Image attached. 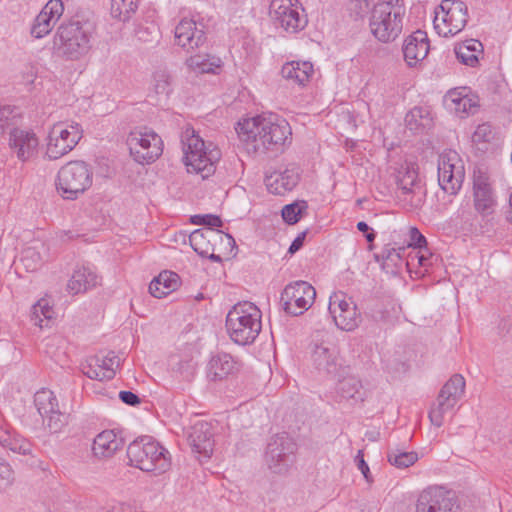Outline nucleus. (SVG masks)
<instances>
[{
    "instance_id": "1",
    "label": "nucleus",
    "mask_w": 512,
    "mask_h": 512,
    "mask_svg": "<svg viewBox=\"0 0 512 512\" xmlns=\"http://www.w3.org/2000/svg\"><path fill=\"white\" fill-rule=\"evenodd\" d=\"M93 26L89 21L72 18L63 22L53 38L57 55L68 60H78L91 48Z\"/></svg>"
},
{
    "instance_id": "2",
    "label": "nucleus",
    "mask_w": 512,
    "mask_h": 512,
    "mask_svg": "<svg viewBox=\"0 0 512 512\" xmlns=\"http://www.w3.org/2000/svg\"><path fill=\"white\" fill-rule=\"evenodd\" d=\"M405 13L403 0H380L370 13L371 34L381 43L394 42L402 33Z\"/></svg>"
},
{
    "instance_id": "3",
    "label": "nucleus",
    "mask_w": 512,
    "mask_h": 512,
    "mask_svg": "<svg viewBox=\"0 0 512 512\" xmlns=\"http://www.w3.org/2000/svg\"><path fill=\"white\" fill-rule=\"evenodd\" d=\"M182 144L188 173L198 174L202 179L215 173L221 152L213 143H206L196 130H186V134L182 135Z\"/></svg>"
},
{
    "instance_id": "4",
    "label": "nucleus",
    "mask_w": 512,
    "mask_h": 512,
    "mask_svg": "<svg viewBox=\"0 0 512 512\" xmlns=\"http://www.w3.org/2000/svg\"><path fill=\"white\" fill-rule=\"evenodd\" d=\"M261 310L252 302L235 304L226 316V329L233 342L239 345L252 344L262 329Z\"/></svg>"
},
{
    "instance_id": "5",
    "label": "nucleus",
    "mask_w": 512,
    "mask_h": 512,
    "mask_svg": "<svg viewBox=\"0 0 512 512\" xmlns=\"http://www.w3.org/2000/svg\"><path fill=\"white\" fill-rule=\"evenodd\" d=\"M130 465L154 474H162L171 466L169 451L150 436L132 441L127 447Z\"/></svg>"
},
{
    "instance_id": "6",
    "label": "nucleus",
    "mask_w": 512,
    "mask_h": 512,
    "mask_svg": "<svg viewBox=\"0 0 512 512\" xmlns=\"http://www.w3.org/2000/svg\"><path fill=\"white\" fill-rule=\"evenodd\" d=\"M91 185L92 171L84 161H70L58 172L56 188L64 199H77Z\"/></svg>"
},
{
    "instance_id": "7",
    "label": "nucleus",
    "mask_w": 512,
    "mask_h": 512,
    "mask_svg": "<svg viewBox=\"0 0 512 512\" xmlns=\"http://www.w3.org/2000/svg\"><path fill=\"white\" fill-rule=\"evenodd\" d=\"M297 444L287 433L271 437L265 452V462L273 473H286L295 462Z\"/></svg>"
},
{
    "instance_id": "8",
    "label": "nucleus",
    "mask_w": 512,
    "mask_h": 512,
    "mask_svg": "<svg viewBox=\"0 0 512 512\" xmlns=\"http://www.w3.org/2000/svg\"><path fill=\"white\" fill-rule=\"evenodd\" d=\"M126 143L130 155L141 164L154 162L163 152L162 138L154 130H131Z\"/></svg>"
},
{
    "instance_id": "9",
    "label": "nucleus",
    "mask_w": 512,
    "mask_h": 512,
    "mask_svg": "<svg viewBox=\"0 0 512 512\" xmlns=\"http://www.w3.org/2000/svg\"><path fill=\"white\" fill-rule=\"evenodd\" d=\"M459 501L453 490L431 485L423 489L416 501V512H458Z\"/></svg>"
},
{
    "instance_id": "10",
    "label": "nucleus",
    "mask_w": 512,
    "mask_h": 512,
    "mask_svg": "<svg viewBox=\"0 0 512 512\" xmlns=\"http://www.w3.org/2000/svg\"><path fill=\"white\" fill-rule=\"evenodd\" d=\"M441 9L442 24L438 22V12L433 21L434 29L443 37L454 36L461 32L468 22V7L461 0H443L439 6Z\"/></svg>"
},
{
    "instance_id": "11",
    "label": "nucleus",
    "mask_w": 512,
    "mask_h": 512,
    "mask_svg": "<svg viewBox=\"0 0 512 512\" xmlns=\"http://www.w3.org/2000/svg\"><path fill=\"white\" fill-rule=\"evenodd\" d=\"M315 296L316 291L311 284L306 281H296L284 288L280 302L287 314L299 316L311 307Z\"/></svg>"
},
{
    "instance_id": "12",
    "label": "nucleus",
    "mask_w": 512,
    "mask_h": 512,
    "mask_svg": "<svg viewBox=\"0 0 512 512\" xmlns=\"http://www.w3.org/2000/svg\"><path fill=\"white\" fill-rule=\"evenodd\" d=\"M464 167L456 151L442 153L438 160V183L442 190L456 194L464 180Z\"/></svg>"
},
{
    "instance_id": "13",
    "label": "nucleus",
    "mask_w": 512,
    "mask_h": 512,
    "mask_svg": "<svg viewBox=\"0 0 512 512\" xmlns=\"http://www.w3.org/2000/svg\"><path fill=\"white\" fill-rule=\"evenodd\" d=\"M328 309L336 326L343 331H353L361 322L356 304L342 292L330 296Z\"/></svg>"
},
{
    "instance_id": "14",
    "label": "nucleus",
    "mask_w": 512,
    "mask_h": 512,
    "mask_svg": "<svg viewBox=\"0 0 512 512\" xmlns=\"http://www.w3.org/2000/svg\"><path fill=\"white\" fill-rule=\"evenodd\" d=\"M473 205L481 216H489L497 207V196L488 173L477 168L473 172Z\"/></svg>"
},
{
    "instance_id": "15",
    "label": "nucleus",
    "mask_w": 512,
    "mask_h": 512,
    "mask_svg": "<svg viewBox=\"0 0 512 512\" xmlns=\"http://www.w3.org/2000/svg\"><path fill=\"white\" fill-rule=\"evenodd\" d=\"M297 0H272L270 14L275 23L289 33L305 28L307 18L300 14Z\"/></svg>"
},
{
    "instance_id": "16",
    "label": "nucleus",
    "mask_w": 512,
    "mask_h": 512,
    "mask_svg": "<svg viewBox=\"0 0 512 512\" xmlns=\"http://www.w3.org/2000/svg\"><path fill=\"white\" fill-rule=\"evenodd\" d=\"M242 141H252L255 149L278 151L291 141L292 130H235Z\"/></svg>"
},
{
    "instance_id": "17",
    "label": "nucleus",
    "mask_w": 512,
    "mask_h": 512,
    "mask_svg": "<svg viewBox=\"0 0 512 512\" xmlns=\"http://www.w3.org/2000/svg\"><path fill=\"white\" fill-rule=\"evenodd\" d=\"M300 169L295 164L280 167L265 175V185L268 191L275 195H285L292 191L299 183Z\"/></svg>"
},
{
    "instance_id": "18",
    "label": "nucleus",
    "mask_w": 512,
    "mask_h": 512,
    "mask_svg": "<svg viewBox=\"0 0 512 512\" xmlns=\"http://www.w3.org/2000/svg\"><path fill=\"white\" fill-rule=\"evenodd\" d=\"M63 12L64 5L61 0H49L33 21L30 29L31 36L41 39L48 35Z\"/></svg>"
},
{
    "instance_id": "19",
    "label": "nucleus",
    "mask_w": 512,
    "mask_h": 512,
    "mask_svg": "<svg viewBox=\"0 0 512 512\" xmlns=\"http://www.w3.org/2000/svg\"><path fill=\"white\" fill-rule=\"evenodd\" d=\"M83 130H49L47 155L58 159L70 152L83 137Z\"/></svg>"
},
{
    "instance_id": "20",
    "label": "nucleus",
    "mask_w": 512,
    "mask_h": 512,
    "mask_svg": "<svg viewBox=\"0 0 512 512\" xmlns=\"http://www.w3.org/2000/svg\"><path fill=\"white\" fill-rule=\"evenodd\" d=\"M214 433L210 423L199 420L188 430L187 441L193 452L209 458L214 447Z\"/></svg>"
},
{
    "instance_id": "21",
    "label": "nucleus",
    "mask_w": 512,
    "mask_h": 512,
    "mask_svg": "<svg viewBox=\"0 0 512 512\" xmlns=\"http://www.w3.org/2000/svg\"><path fill=\"white\" fill-rule=\"evenodd\" d=\"M220 239L225 240L228 245H235L234 238L229 234H223L215 229H196L189 236V243L193 250L201 257L214 251V242Z\"/></svg>"
},
{
    "instance_id": "22",
    "label": "nucleus",
    "mask_w": 512,
    "mask_h": 512,
    "mask_svg": "<svg viewBox=\"0 0 512 512\" xmlns=\"http://www.w3.org/2000/svg\"><path fill=\"white\" fill-rule=\"evenodd\" d=\"M174 33L177 45L187 51L203 46L207 39L204 30L192 19H182L175 27Z\"/></svg>"
},
{
    "instance_id": "23",
    "label": "nucleus",
    "mask_w": 512,
    "mask_h": 512,
    "mask_svg": "<svg viewBox=\"0 0 512 512\" xmlns=\"http://www.w3.org/2000/svg\"><path fill=\"white\" fill-rule=\"evenodd\" d=\"M429 49L427 33L417 30L404 40L402 47L404 60L409 67H414L418 62L426 58Z\"/></svg>"
},
{
    "instance_id": "24",
    "label": "nucleus",
    "mask_w": 512,
    "mask_h": 512,
    "mask_svg": "<svg viewBox=\"0 0 512 512\" xmlns=\"http://www.w3.org/2000/svg\"><path fill=\"white\" fill-rule=\"evenodd\" d=\"M9 145L19 160L26 161L36 152L39 139L33 130H11Z\"/></svg>"
},
{
    "instance_id": "25",
    "label": "nucleus",
    "mask_w": 512,
    "mask_h": 512,
    "mask_svg": "<svg viewBox=\"0 0 512 512\" xmlns=\"http://www.w3.org/2000/svg\"><path fill=\"white\" fill-rule=\"evenodd\" d=\"M445 105L459 118H466L479 111L480 105L477 96L463 95L461 92L451 90L445 96Z\"/></svg>"
},
{
    "instance_id": "26",
    "label": "nucleus",
    "mask_w": 512,
    "mask_h": 512,
    "mask_svg": "<svg viewBox=\"0 0 512 512\" xmlns=\"http://www.w3.org/2000/svg\"><path fill=\"white\" fill-rule=\"evenodd\" d=\"M238 371V364L228 353L213 355L206 367V375L210 381H222Z\"/></svg>"
},
{
    "instance_id": "27",
    "label": "nucleus",
    "mask_w": 512,
    "mask_h": 512,
    "mask_svg": "<svg viewBox=\"0 0 512 512\" xmlns=\"http://www.w3.org/2000/svg\"><path fill=\"white\" fill-rule=\"evenodd\" d=\"M312 362L314 367L325 375H337L340 364L337 353L324 344H316L312 351Z\"/></svg>"
},
{
    "instance_id": "28",
    "label": "nucleus",
    "mask_w": 512,
    "mask_h": 512,
    "mask_svg": "<svg viewBox=\"0 0 512 512\" xmlns=\"http://www.w3.org/2000/svg\"><path fill=\"white\" fill-rule=\"evenodd\" d=\"M124 446V440L114 430H105L99 433L93 442L92 451L98 458L112 457Z\"/></svg>"
},
{
    "instance_id": "29",
    "label": "nucleus",
    "mask_w": 512,
    "mask_h": 512,
    "mask_svg": "<svg viewBox=\"0 0 512 512\" xmlns=\"http://www.w3.org/2000/svg\"><path fill=\"white\" fill-rule=\"evenodd\" d=\"M313 73V64L309 61H290L281 69L284 79L300 87H304L310 81Z\"/></svg>"
},
{
    "instance_id": "30",
    "label": "nucleus",
    "mask_w": 512,
    "mask_h": 512,
    "mask_svg": "<svg viewBox=\"0 0 512 512\" xmlns=\"http://www.w3.org/2000/svg\"><path fill=\"white\" fill-rule=\"evenodd\" d=\"M98 280V275L91 268L78 267L67 283V291L72 295L84 293L96 287L99 283Z\"/></svg>"
},
{
    "instance_id": "31",
    "label": "nucleus",
    "mask_w": 512,
    "mask_h": 512,
    "mask_svg": "<svg viewBox=\"0 0 512 512\" xmlns=\"http://www.w3.org/2000/svg\"><path fill=\"white\" fill-rule=\"evenodd\" d=\"M252 124L253 128H286L289 123L280 115L273 112H263L252 117L244 116L240 118L234 128H247Z\"/></svg>"
},
{
    "instance_id": "32",
    "label": "nucleus",
    "mask_w": 512,
    "mask_h": 512,
    "mask_svg": "<svg viewBox=\"0 0 512 512\" xmlns=\"http://www.w3.org/2000/svg\"><path fill=\"white\" fill-rule=\"evenodd\" d=\"M180 277L172 271H163L149 284V292L155 298H162L175 291Z\"/></svg>"
},
{
    "instance_id": "33",
    "label": "nucleus",
    "mask_w": 512,
    "mask_h": 512,
    "mask_svg": "<svg viewBox=\"0 0 512 512\" xmlns=\"http://www.w3.org/2000/svg\"><path fill=\"white\" fill-rule=\"evenodd\" d=\"M396 184L403 196L420 192L421 185L417 170L411 165H402L396 173Z\"/></svg>"
},
{
    "instance_id": "34",
    "label": "nucleus",
    "mask_w": 512,
    "mask_h": 512,
    "mask_svg": "<svg viewBox=\"0 0 512 512\" xmlns=\"http://www.w3.org/2000/svg\"><path fill=\"white\" fill-rule=\"evenodd\" d=\"M336 393L340 400L362 402L365 398V391L361 381L355 376H347L339 380L336 386Z\"/></svg>"
},
{
    "instance_id": "35",
    "label": "nucleus",
    "mask_w": 512,
    "mask_h": 512,
    "mask_svg": "<svg viewBox=\"0 0 512 512\" xmlns=\"http://www.w3.org/2000/svg\"><path fill=\"white\" fill-rule=\"evenodd\" d=\"M0 445L21 455H31L33 451V444L28 439L6 430H0Z\"/></svg>"
},
{
    "instance_id": "36",
    "label": "nucleus",
    "mask_w": 512,
    "mask_h": 512,
    "mask_svg": "<svg viewBox=\"0 0 512 512\" xmlns=\"http://www.w3.org/2000/svg\"><path fill=\"white\" fill-rule=\"evenodd\" d=\"M172 372L180 379L191 382L197 369V362L191 355L173 356L170 359Z\"/></svg>"
},
{
    "instance_id": "37",
    "label": "nucleus",
    "mask_w": 512,
    "mask_h": 512,
    "mask_svg": "<svg viewBox=\"0 0 512 512\" xmlns=\"http://www.w3.org/2000/svg\"><path fill=\"white\" fill-rule=\"evenodd\" d=\"M405 252L404 247L395 248L390 244L386 245L378 254H374V259L381 263L382 269L386 272H395V269L401 267L403 263L402 253Z\"/></svg>"
},
{
    "instance_id": "38",
    "label": "nucleus",
    "mask_w": 512,
    "mask_h": 512,
    "mask_svg": "<svg viewBox=\"0 0 512 512\" xmlns=\"http://www.w3.org/2000/svg\"><path fill=\"white\" fill-rule=\"evenodd\" d=\"M187 66L195 73H215L221 67L222 61L219 57L209 54H195L186 60Z\"/></svg>"
},
{
    "instance_id": "39",
    "label": "nucleus",
    "mask_w": 512,
    "mask_h": 512,
    "mask_svg": "<svg viewBox=\"0 0 512 512\" xmlns=\"http://www.w3.org/2000/svg\"><path fill=\"white\" fill-rule=\"evenodd\" d=\"M153 92L157 96V104H166L172 88V76L166 70H158L153 74Z\"/></svg>"
},
{
    "instance_id": "40",
    "label": "nucleus",
    "mask_w": 512,
    "mask_h": 512,
    "mask_svg": "<svg viewBox=\"0 0 512 512\" xmlns=\"http://www.w3.org/2000/svg\"><path fill=\"white\" fill-rule=\"evenodd\" d=\"M465 392V379L460 374H454L441 388L439 396L457 404Z\"/></svg>"
},
{
    "instance_id": "41",
    "label": "nucleus",
    "mask_w": 512,
    "mask_h": 512,
    "mask_svg": "<svg viewBox=\"0 0 512 512\" xmlns=\"http://www.w3.org/2000/svg\"><path fill=\"white\" fill-rule=\"evenodd\" d=\"M34 404L38 413L45 422V417L53 412L58 406V401L54 393L48 389H41L35 393Z\"/></svg>"
},
{
    "instance_id": "42",
    "label": "nucleus",
    "mask_w": 512,
    "mask_h": 512,
    "mask_svg": "<svg viewBox=\"0 0 512 512\" xmlns=\"http://www.w3.org/2000/svg\"><path fill=\"white\" fill-rule=\"evenodd\" d=\"M405 123L410 128H430L434 125L431 111L426 107H414L405 116Z\"/></svg>"
},
{
    "instance_id": "43",
    "label": "nucleus",
    "mask_w": 512,
    "mask_h": 512,
    "mask_svg": "<svg viewBox=\"0 0 512 512\" xmlns=\"http://www.w3.org/2000/svg\"><path fill=\"white\" fill-rule=\"evenodd\" d=\"M53 316L54 310L46 299H40L32 307L31 321L40 328L49 326Z\"/></svg>"
},
{
    "instance_id": "44",
    "label": "nucleus",
    "mask_w": 512,
    "mask_h": 512,
    "mask_svg": "<svg viewBox=\"0 0 512 512\" xmlns=\"http://www.w3.org/2000/svg\"><path fill=\"white\" fill-rule=\"evenodd\" d=\"M139 0H111V15L120 21H128L138 9Z\"/></svg>"
},
{
    "instance_id": "45",
    "label": "nucleus",
    "mask_w": 512,
    "mask_h": 512,
    "mask_svg": "<svg viewBox=\"0 0 512 512\" xmlns=\"http://www.w3.org/2000/svg\"><path fill=\"white\" fill-rule=\"evenodd\" d=\"M23 112L20 107L0 106V128H18L22 124Z\"/></svg>"
},
{
    "instance_id": "46",
    "label": "nucleus",
    "mask_w": 512,
    "mask_h": 512,
    "mask_svg": "<svg viewBox=\"0 0 512 512\" xmlns=\"http://www.w3.org/2000/svg\"><path fill=\"white\" fill-rule=\"evenodd\" d=\"M92 364L98 365L102 373L105 374V379H112L115 376L116 369L120 365V358L114 351H109L107 355L100 357L98 355L92 356Z\"/></svg>"
},
{
    "instance_id": "47",
    "label": "nucleus",
    "mask_w": 512,
    "mask_h": 512,
    "mask_svg": "<svg viewBox=\"0 0 512 512\" xmlns=\"http://www.w3.org/2000/svg\"><path fill=\"white\" fill-rule=\"evenodd\" d=\"M308 203L305 200H297L285 205L281 210L283 220L289 224H296L307 213Z\"/></svg>"
},
{
    "instance_id": "48",
    "label": "nucleus",
    "mask_w": 512,
    "mask_h": 512,
    "mask_svg": "<svg viewBox=\"0 0 512 512\" xmlns=\"http://www.w3.org/2000/svg\"><path fill=\"white\" fill-rule=\"evenodd\" d=\"M456 404L450 402L445 398L438 395L435 403L432 405L429 411V419L431 423L436 427H441L444 423L445 415L450 412Z\"/></svg>"
},
{
    "instance_id": "49",
    "label": "nucleus",
    "mask_w": 512,
    "mask_h": 512,
    "mask_svg": "<svg viewBox=\"0 0 512 512\" xmlns=\"http://www.w3.org/2000/svg\"><path fill=\"white\" fill-rule=\"evenodd\" d=\"M388 462L400 469L408 468L418 460V455L415 452H405L399 449H391L387 454Z\"/></svg>"
},
{
    "instance_id": "50",
    "label": "nucleus",
    "mask_w": 512,
    "mask_h": 512,
    "mask_svg": "<svg viewBox=\"0 0 512 512\" xmlns=\"http://www.w3.org/2000/svg\"><path fill=\"white\" fill-rule=\"evenodd\" d=\"M21 261L28 271H34L42 264V257L34 247H28L22 252Z\"/></svg>"
},
{
    "instance_id": "51",
    "label": "nucleus",
    "mask_w": 512,
    "mask_h": 512,
    "mask_svg": "<svg viewBox=\"0 0 512 512\" xmlns=\"http://www.w3.org/2000/svg\"><path fill=\"white\" fill-rule=\"evenodd\" d=\"M43 424L52 433H57L66 424V416L61 413L59 407H57L53 412L49 413L48 416L45 417V422H43Z\"/></svg>"
},
{
    "instance_id": "52",
    "label": "nucleus",
    "mask_w": 512,
    "mask_h": 512,
    "mask_svg": "<svg viewBox=\"0 0 512 512\" xmlns=\"http://www.w3.org/2000/svg\"><path fill=\"white\" fill-rule=\"evenodd\" d=\"M191 221L195 225L205 226V229H214L216 227H221L223 224L219 216L212 214L194 215L192 216Z\"/></svg>"
},
{
    "instance_id": "53",
    "label": "nucleus",
    "mask_w": 512,
    "mask_h": 512,
    "mask_svg": "<svg viewBox=\"0 0 512 512\" xmlns=\"http://www.w3.org/2000/svg\"><path fill=\"white\" fill-rule=\"evenodd\" d=\"M369 10L368 0H350L348 4V11L355 19L363 18Z\"/></svg>"
},
{
    "instance_id": "54",
    "label": "nucleus",
    "mask_w": 512,
    "mask_h": 512,
    "mask_svg": "<svg viewBox=\"0 0 512 512\" xmlns=\"http://www.w3.org/2000/svg\"><path fill=\"white\" fill-rule=\"evenodd\" d=\"M454 52L459 62L464 65L476 67L479 62L477 54L467 52L464 47L455 46Z\"/></svg>"
},
{
    "instance_id": "55",
    "label": "nucleus",
    "mask_w": 512,
    "mask_h": 512,
    "mask_svg": "<svg viewBox=\"0 0 512 512\" xmlns=\"http://www.w3.org/2000/svg\"><path fill=\"white\" fill-rule=\"evenodd\" d=\"M95 367H98V365L92 364V357L88 358L85 363H82L81 370L85 376H87L90 379L95 380H105V374L102 373V370L99 369V371H95Z\"/></svg>"
},
{
    "instance_id": "56",
    "label": "nucleus",
    "mask_w": 512,
    "mask_h": 512,
    "mask_svg": "<svg viewBox=\"0 0 512 512\" xmlns=\"http://www.w3.org/2000/svg\"><path fill=\"white\" fill-rule=\"evenodd\" d=\"M14 481V471L10 464L0 459V485L8 486Z\"/></svg>"
},
{
    "instance_id": "57",
    "label": "nucleus",
    "mask_w": 512,
    "mask_h": 512,
    "mask_svg": "<svg viewBox=\"0 0 512 512\" xmlns=\"http://www.w3.org/2000/svg\"><path fill=\"white\" fill-rule=\"evenodd\" d=\"M424 248V250L420 249L414 255H410L409 260L406 262V265H410V263H413L416 260L419 266H429L431 264L430 259L432 257V254L428 252L426 246Z\"/></svg>"
},
{
    "instance_id": "58",
    "label": "nucleus",
    "mask_w": 512,
    "mask_h": 512,
    "mask_svg": "<svg viewBox=\"0 0 512 512\" xmlns=\"http://www.w3.org/2000/svg\"><path fill=\"white\" fill-rule=\"evenodd\" d=\"M410 243L409 246L414 248L423 249L427 245L426 238L420 233L416 227H411L410 231Z\"/></svg>"
},
{
    "instance_id": "59",
    "label": "nucleus",
    "mask_w": 512,
    "mask_h": 512,
    "mask_svg": "<svg viewBox=\"0 0 512 512\" xmlns=\"http://www.w3.org/2000/svg\"><path fill=\"white\" fill-rule=\"evenodd\" d=\"M493 138L492 130H474L471 140L474 144H486Z\"/></svg>"
},
{
    "instance_id": "60",
    "label": "nucleus",
    "mask_w": 512,
    "mask_h": 512,
    "mask_svg": "<svg viewBox=\"0 0 512 512\" xmlns=\"http://www.w3.org/2000/svg\"><path fill=\"white\" fill-rule=\"evenodd\" d=\"M355 462H356L358 469L362 472V474H363L364 478L367 480V482H371L372 478H371V474H370V469H369L368 464L364 460V455H363L362 450L358 451V453L355 457Z\"/></svg>"
},
{
    "instance_id": "61",
    "label": "nucleus",
    "mask_w": 512,
    "mask_h": 512,
    "mask_svg": "<svg viewBox=\"0 0 512 512\" xmlns=\"http://www.w3.org/2000/svg\"><path fill=\"white\" fill-rule=\"evenodd\" d=\"M457 47H464L465 50L469 53L479 54L483 52V45L479 40L469 39L462 44L457 45Z\"/></svg>"
},
{
    "instance_id": "62",
    "label": "nucleus",
    "mask_w": 512,
    "mask_h": 512,
    "mask_svg": "<svg viewBox=\"0 0 512 512\" xmlns=\"http://www.w3.org/2000/svg\"><path fill=\"white\" fill-rule=\"evenodd\" d=\"M119 398L123 403L130 406H136L140 403L139 396L131 391H120Z\"/></svg>"
},
{
    "instance_id": "63",
    "label": "nucleus",
    "mask_w": 512,
    "mask_h": 512,
    "mask_svg": "<svg viewBox=\"0 0 512 512\" xmlns=\"http://www.w3.org/2000/svg\"><path fill=\"white\" fill-rule=\"evenodd\" d=\"M357 229L362 232L366 238V240L369 242V243H372L376 237V233L373 231V229H371L369 227V225L364 222V221H360L357 223Z\"/></svg>"
},
{
    "instance_id": "64",
    "label": "nucleus",
    "mask_w": 512,
    "mask_h": 512,
    "mask_svg": "<svg viewBox=\"0 0 512 512\" xmlns=\"http://www.w3.org/2000/svg\"><path fill=\"white\" fill-rule=\"evenodd\" d=\"M307 235V231H303L297 235V237L293 240L291 243L288 252L290 254L296 253L298 250H300L304 244L305 238Z\"/></svg>"
}]
</instances>
